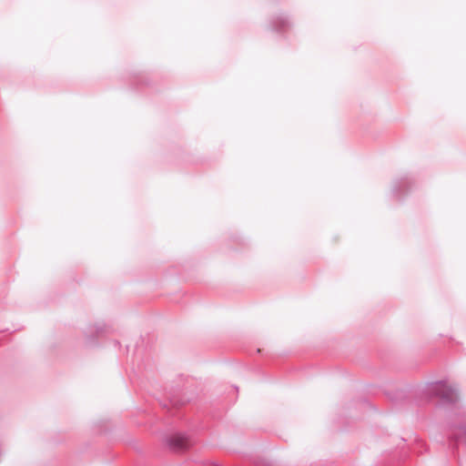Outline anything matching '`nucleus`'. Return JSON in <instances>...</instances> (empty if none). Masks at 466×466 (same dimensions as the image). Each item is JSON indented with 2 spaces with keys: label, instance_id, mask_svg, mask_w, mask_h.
<instances>
[{
  "label": "nucleus",
  "instance_id": "f257e3e1",
  "mask_svg": "<svg viewBox=\"0 0 466 466\" xmlns=\"http://www.w3.org/2000/svg\"><path fill=\"white\" fill-rule=\"evenodd\" d=\"M168 445L175 451H182L188 447L189 441L185 435L176 434L169 438Z\"/></svg>",
  "mask_w": 466,
  "mask_h": 466
},
{
  "label": "nucleus",
  "instance_id": "f03ea898",
  "mask_svg": "<svg viewBox=\"0 0 466 466\" xmlns=\"http://www.w3.org/2000/svg\"><path fill=\"white\" fill-rule=\"evenodd\" d=\"M440 393L442 395L443 398H451L450 394L448 393V391H451L453 390V389H451L450 386L446 385V384H441L440 386Z\"/></svg>",
  "mask_w": 466,
  "mask_h": 466
}]
</instances>
